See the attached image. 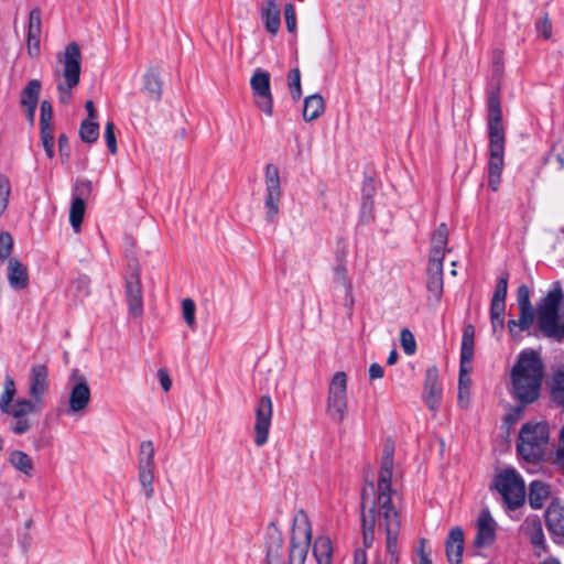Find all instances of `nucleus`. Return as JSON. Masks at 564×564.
Wrapping results in <instances>:
<instances>
[{
    "mask_svg": "<svg viewBox=\"0 0 564 564\" xmlns=\"http://www.w3.org/2000/svg\"><path fill=\"white\" fill-rule=\"evenodd\" d=\"M549 436V425L545 422L525 423L519 433V455L529 463H539L544 457Z\"/></svg>",
    "mask_w": 564,
    "mask_h": 564,
    "instance_id": "5",
    "label": "nucleus"
},
{
    "mask_svg": "<svg viewBox=\"0 0 564 564\" xmlns=\"http://www.w3.org/2000/svg\"><path fill=\"white\" fill-rule=\"evenodd\" d=\"M464 550V533L460 527H454L449 530L445 541V552L449 564H462V554Z\"/></svg>",
    "mask_w": 564,
    "mask_h": 564,
    "instance_id": "26",
    "label": "nucleus"
},
{
    "mask_svg": "<svg viewBox=\"0 0 564 564\" xmlns=\"http://www.w3.org/2000/svg\"><path fill=\"white\" fill-rule=\"evenodd\" d=\"M154 453L152 441L141 442L138 456V476L147 499H151L154 496Z\"/></svg>",
    "mask_w": 564,
    "mask_h": 564,
    "instance_id": "13",
    "label": "nucleus"
},
{
    "mask_svg": "<svg viewBox=\"0 0 564 564\" xmlns=\"http://www.w3.org/2000/svg\"><path fill=\"white\" fill-rule=\"evenodd\" d=\"M354 564H367V555L364 550H356L354 555Z\"/></svg>",
    "mask_w": 564,
    "mask_h": 564,
    "instance_id": "61",
    "label": "nucleus"
},
{
    "mask_svg": "<svg viewBox=\"0 0 564 564\" xmlns=\"http://www.w3.org/2000/svg\"><path fill=\"white\" fill-rule=\"evenodd\" d=\"M475 351V327L467 324L463 329L460 346V368L458 380V403L462 408H466L470 399V384L468 365L473 361Z\"/></svg>",
    "mask_w": 564,
    "mask_h": 564,
    "instance_id": "8",
    "label": "nucleus"
},
{
    "mask_svg": "<svg viewBox=\"0 0 564 564\" xmlns=\"http://www.w3.org/2000/svg\"><path fill=\"white\" fill-rule=\"evenodd\" d=\"M15 383L11 377H7L3 384V392L0 397V411L2 413H8L12 409H14L13 399L15 397Z\"/></svg>",
    "mask_w": 564,
    "mask_h": 564,
    "instance_id": "39",
    "label": "nucleus"
},
{
    "mask_svg": "<svg viewBox=\"0 0 564 564\" xmlns=\"http://www.w3.org/2000/svg\"><path fill=\"white\" fill-rule=\"evenodd\" d=\"M393 468V447L386 445L377 491L373 482L362 489L361 494V521L364 530V544L370 547L375 540V527L386 533V555L379 564H397L399 557L398 535L400 532V517L391 502V478Z\"/></svg>",
    "mask_w": 564,
    "mask_h": 564,
    "instance_id": "1",
    "label": "nucleus"
},
{
    "mask_svg": "<svg viewBox=\"0 0 564 564\" xmlns=\"http://www.w3.org/2000/svg\"><path fill=\"white\" fill-rule=\"evenodd\" d=\"M550 487L541 480H533L529 485V505L532 509H541L550 498Z\"/></svg>",
    "mask_w": 564,
    "mask_h": 564,
    "instance_id": "32",
    "label": "nucleus"
},
{
    "mask_svg": "<svg viewBox=\"0 0 564 564\" xmlns=\"http://www.w3.org/2000/svg\"><path fill=\"white\" fill-rule=\"evenodd\" d=\"M85 108L88 112V117L86 120L97 121V110L95 109L93 100H87L85 104Z\"/></svg>",
    "mask_w": 564,
    "mask_h": 564,
    "instance_id": "59",
    "label": "nucleus"
},
{
    "mask_svg": "<svg viewBox=\"0 0 564 564\" xmlns=\"http://www.w3.org/2000/svg\"><path fill=\"white\" fill-rule=\"evenodd\" d=\"M260 18L265 31L275 36L281 28V9L275 0H265L260 7Z\"/></svg>",
    "mask_w": 564,
    "mask_h": 564,
    "instance_id": "25",
    "label": "nucleus"
},
{
    "mask_svg": "<svg viewBox=\"0 0 564 564\" xmlns=\"http://www.w3.org/2000/svg\"><path fill=\"white\" fill-rule=\"evenodd\" d=\"M564 294L560 282H554L546 295L538 303L535 318L538 330L549 339L562 341L564 339V315L560 313Z\"/></svg>",
    "mask_w": 564,
    "mask_h": 564,
    "instance_id": "4",
    "label": "nucleus"
},
{
    "mask_svg": "<svg viewBox=\"0 0 564 564\" xmlns=\"http://www.w3.org/2000/svg\"><path fill=\"white\" fill-rule=\"evenodd\" d=\"M448 241V229L445 224H441L433 232L431 239L430 260L431 262H443L445 248Z\"/></svg>",
    "mask_w": 564,
    "mask_h": 564,
    "instance_id": "29",
    "label": "nucleus"
},
{
    "mask_svg": "<svg viewBox=\"0 0 564 564\" xmlns=\"http://www.w3.org/2000/svg\"><path fill=\"white\" fill-rule=\"evenodd\" d=\"M415 553L420 558V564H432L430 558L431 550L427 547V540L420 539Z\"/></svg>",
    "mask_w": 564,
    "mask_h": 564,
    "instance_id": "51",
    "label": "nucleus"
},
{
    "mask_svg": "<svg viewBox=\"0 0 564 564\" xmlns=\"http://www.w3.org/2000/svg\"><path fill=\"white\" fill-rule=\"evenodd\" d=\"M334 279H335V282L343 285L345 288V291H346V295L347 296H350L352 295V284H351V281L348 276V270H347V267L344 262H339L335 268H334Z\"/></svg>",
    "mask_w": 564,
    "mask_h": 564,
    "instance_id": "41",
    "label": "nucleus"
},
{
    "mask_svg": "<svg viewBox=\"0 0 564 564\" xmlns=\"http://www.w3.org/2000/svg\"><path fill=\"white\" fill-rule=\"evenodd\" d=\"M264 184H265V219L269 223H276L280 212V200L282 198V187L280 182V173L276 165L269 163L264 170Z\"/></svg>",
    "mask_w": 564,
    "mask_h": 564,
    "instance_id": "12",
    "label": "nucleus"
},
{
    "mask_svg": "<svg viewBox=\"0 0 564 564\" xmlns=\"http://www.w3.org/2000/svg\"><path fill=\"white\" fill-rule=\"evenodd\" d=\"M347 375L337 371L329 383L326 412L335 422H343L347 414Z\"/></svg>",
    "mask_w": 564,
    "mask_h": 564,
    "instance_id": "10",
    "label": "nucleus"
},
{
    "mask_svg": "<svg viewBox=\"0 0 564 564\" xmlns=\"http://www.w3.org/2000/svg\"><path fill=\"white\" fill-rule=\"evenodd\" d=\"M443 398V389L440 382L438 369L436 366L429 367L425 371L423 401L426 406L436 412L440 409Z\"/></svg>",
    "mask_w": 564,
    "mask_h": 564,
    "instance_id": "20",
    "label": "nucleus"
},
{
    "mask_svg": "<svg viewBox=\"0 0 564 564\" xmlns=\"http://www.w3.org/2000/svg\"><path fill=\"white\" fill-rule=\"evenodd\" d=\"M91 191L93 183L89 180H77L74 185L69 210V221L75 232L80 231L86 210L85 199L90 196Z\"/></svg>",
    "mask_w": 564,
    "mask_h": 564,
    "instance_id": "15",
    "label": "nucleus"
},
{
    "mask_svg": "<svg viewBox=\"0 0 564 564\" xmlns=\"http://www.w3.org/2000/svg\"><path fill=\"white\" fill-rule=\"evenodd\" d=\"M554 464L564 470V444L560 443L555 452Z\"/></svg>",
    "mask_w": 564,
    "mask_h": 564,
    "instance_id": "58",
    "label": "nucleus"
},
{
    "mask_svg": "<svg viewBox=\"0 0 564 564\" xmlns=\"http://www.w3.org/2000/svg\"><path fill=\"white\" fill-rule=\"evenodd\" d=\"M497 522L488 509L480 510L476 521V535L474 545L476 547L490 546L496 540Z\"/></svg>",
    "mask_w": 564,
    "mask_h": 564,
    "instance_id": "21",
    "label": "nucleus"
},
{
    "mask_svg": "<svg viewBox=\"0 0 564 564\" xmlns=\"http://www.w3.org/2000/svg\"><path fill=\"white\" fill-rule=\"evenodd\" d=\"M426 289L430 293L429 300L433 299L438 303L443 294V262L429 261Z\"/></svg>",
    "mask_w": 564,
    "mask_h": 564,
    "instance_id": "27",
    "label": "nucleus"
},
{
    "mask_svg": "<svg viewBox=\"0 0 564 564\" xmlns=\"http://www.w3.org/2000/svg\"><path fill=\"white\" fill-rule=\"evenodd\" d=\"M550 393L553 402L564 408V371L556 370L550 381Z\"/></svg>",
    "mask_w": 564,
    "mask_h": 564,
    "instance_id": "38",
    "label": "nucleus"
},
{
    "mask_svg": "<svg viewBox=\"0 0 564 564\" xmlns=\"http://www.w3.org/2000/svg\"><path fill=\"white\" fill-rule=\"evenodd\" d=\"M41 141H54V129L52 122L40 123Z\"/></svg>",
    "mask_w": 564,
    "mask_h": 564,
    "instance_id": "53",
    "label": "nucleus"
},
{
    "mask_svg": "<svg viewBox=\"0 0 564 564\" xmlns=\"http://www.w3.org/2000/svg\"><path fill=\"white\" fill-rule=\"evenodd\" d=\"M9 285L14 290H23L29 285V271L17 258H10L7 264Z\"/></svg>",
    "mask_w": 564,
    "mask_h": 564,
    "instance_id": "28",
    "label": "nucleus"
},
{
    "mask_svg": "<svg viewBox=\"0 0 564 564\" xmlns=\"http://www.w3.org/2000/svg\"><path fill=\"white\" fill-rule=\"evenodd\" d=\"M542 25H543V35L545 39H549L551 36V23L550 21L547 20V18H545L542 22Z\"/></svg>",
    "mask_w": 564,
    "mask_h": 564,
    "instance_id": "64",
    "label": "nucleus"
},
{
    "mask_svg": "<svg viewBox=\"0 0 564 564\" xmlns=\"http://www.w3.org/2000/svg\"><path fill=\"white\" fill-rule=\"evenodd\" d=\"M91 399L90 388L83 376L70 388L67 414L84 413Z\"/></svg>",
    "mask_w": 564,
    "mask_h": 564,
    "instance_id": "22",
    "label": "nucleus"
},
{
    "mask_svg": "<svg viewBox=\"0 0 564 564\" xmlns=\"http://www.w3.org/2000/svg\"><path fill=\"white\" fill-rule=\"evenodd\" d=\"M41 90V83L37 79H32L28 83L26 87L21 93V104L26 107L29 118L33 120L36 106L39 102V95Z\"/></svg>",
    "mask_w": 564,
    "mask_h": 564,
    "instance_id": "31",
    "label": "nucleus"
},
{
    "mask_svg": "<svg viewBox=\"0 0 564 564\" xmlns=\"http://www.w3.org/2000/svg\"><path fill=\"white\" fill-rule=\"evenodd\" d=\"M11 186L9 178L0 174V216L8 207Z\"/></svg>",
    "mask_w": 564,
    "mask_h": 564,
    "instance_id": "45",
    "label": "nucleus"
},
{
    "mask_svg": "<svg viewBox=\"0 0 564 564\" xmlns=\"http://www.w3.org/2000/svg\"><path fill=\"white\" fill-rule=\"evenodd\" d=\"M48 369L44 364L33 365L29 375V399L37 406H44V397L48 391Z\"/></svg>",
    "mask_w": 564,
    "mask_h": 564,
    "instance_id": "17",
    "label": "nucleus"
},
{
    "mask_svg": "<svg viewBox=\"0 0 564 564\" xmlns=\"http://www.w3.org/2000/svg\"><path fill=\"white\" fill-rule=\"evenodd\" d=\"M490 319H491V325H492V329L495 333L503 329V327H505L503 317H498V318L490 317Z\"/></svg>",
    "mask_w": 564,
    "mask_h": 564,
    "instance_id": "62",
    "label": "nucleus"
},
{
    "mask_svg": "<svg viewBox=\"0 0 564 564\" xmlns=\"http://www.w3.org/2000/svg\"><path fill=\"white\" fill-rule=\"evenodd\" d=\"M333 553L332 541L328 536L316 538L313 544L312 554L317 564H329Z\"/></svg>",
    "mask_w": 564,
    "mask_h": 564,
    "instance_id": "36",
    "label": "nucleus"
},
{
    "mask_svg": "<svg viewBox=\"0 0 564 564\" xmlns=\"http://www.w3.org/2000/svg\"><path fill=\"white\" fill-rule=\"evenodd\" d=\"M325 109L324 99L321 95L314 94L304 99L303 118L305 121L317 119Z\"/></svg>",
    "mask_w": 564,
    "mask_h": 564,
    "instance_id": "35",
    "label": "nucleus"
},
{
    "mask_svg": "<svg viewBox=\"0 0 564 564\" xmlns=\"http://www.w3.org/2000/svg\"><path fill=\"white\" fill-rule=\"evenodd\" d=\"M10 464L25 476L31 477L34 470L32 458L22 451H12L9 455Z\"/></svg>",
    "mask_w": 564,
    "mask_h": 564,
    "instance_id": "37",
    "label": "nucleus"
},
{
    "mask_svg": "<svg viewBox=\"0 0 564 564\" xmlns=\"http://www.w3.org/2000/svg\"><path fill=\"white\" fill-rule=\"evenodd\" d=\"M143 80L144 91L152 100L159 101L162 97V82L159 72L155 68H149L144 74Z\"/></svg>",
    "mask_w": 564,
    "mask_h": 564,
    "instance_id": "34",
    "label": "nucleus"
},
{
    "mask_svg": "<svg viewBox=\"0 0 564 564\" xmlns=\"http://www.w3.org/2000/svg\"><path fill=\"white\" fill-rule=\"evenodd\" d=\"M286 29L290 33H296V11L293 3H286L283 9Z\"/></svg>",
    "mask_w": 564,
    "mask_h": 564,
    "instance_id": "48",
    "label": "nucleus"
},
{
    "mask_svg": "<svg viewBox=\"0 0 564 564\" xmlns=\"http://www.w3.org/2000/svg\"><path fill=\"white\" fill-rule=\"evenodd\" d=\"M42 145L44 148V151H45L47 158L53 159L54 158V141L42 142Z\"/></svg>",
    "mask_w": 564,
    "mask_h": 564,
    "instance_id": "63",
    "label": "nucleus"
},
{
    "mask_svg": "<svg viewBox=\"0 0 564 564\" xmlns=\"http://www.w3.org/2000/svg\"><path fill=\"white\" fill-rule=\"evenodd\" d=\"M545 518L549 531L556 536H564V508L558 506L549 507Z\"/></svg>",
    "mask_w": 564,
    "mask_h": 564,
    "instance_id": "33",
    "label": "nucleus"
},
{
    "mask_svg": "<svg viewBox=\"0 0 564 564\" xmlns=\"http://www.w3.org/2000/svg\"><path fill=\"white\" fill-rule=\"evenodd\" d=\"M58 151L62 163H67L70 159V145L67 135L64 133L58 137Z\"/></svg>",
    "mask_w": 564,
    "mask_h": 564,
    "instance_id": "50",
    "label": "nucleus"
},
{
    "mask_svg": "<svg viewBox=\"0 0 564 564\" xmlns=\"http://www.w3.org/2000/svg\"><path fill=\"white\" fill-rule=\"evenodd\" d=\"M506 311V302L492 301L490 303V317H503Z\"/></svg>",
    "mask_w": 564,
    "mask_h": 564,
    "instance_id": "54",
    "label": "nucleus"
},
{
    "mask_svg": "<svg viewBox=\"0 0 564 564\" xmlns=\"http://www.w3.org/2000/svg\"><path fill=\"white\" fill-rule=\"evenodd\" d=\"M105 139L108 150L115 154L117 153V140L115 134V124L112 121H108L105 127Z\"/></svg>",
    "mask_w": 564,
    "mask_h": 564,
    "instance_id": "49",
    "label": "nucleus"
},
{
    "mask_svg": "<svg viewBox=\"0 0 564 564\" xmlns=\"http://www.w3.org/2000/svg\"><path fill=\"white\" fill-rule=\"evenodd\" d=\"M544 377V365L541 356L533 349L522 350L510 372L511 397L520 404L535 402L541 392Z\"/></svg>",
    "mask_w": 564,
    "mask_h": 564,
    "instance_id": "3",
    "label": "nucleus"
},
{
    "mask_svg": "<svg viewBox=\"0 0 564 564\" xmlns=\"http://www.w3.org/2000/svg\"><path fill=\"white\" fill-rule=\"evenodd\" d=\"M254 444L263 446L269 440L273 404L269 395H262L256 405Z\"/></svg>",
    "mask_w": 564,
    "mask_h": 564,
    "instance_id": "16",
    "label": "nucleus"
},
{
    "mask_svg": "<svg viewBox=\"0 0 564 564\" xmlns=\"http://www.w3.org/2000/svg\"><path fill=\"white\" fill-rule=\"evenodd\" d=\"M523 415L522 404L518 406H513L511 411L506 415V422L509 424H513L518 419Z\"/></svg>",
    "mask_w": 564,
    "mask_h": 564,
    "instance_id": "55",
    "label": "nucleus"
},
{
    "mask_svg": "<svg viewBox=\"0 0 564 564\" xmlns=\"http://www.w3.org/2000/svg\"><path fill=\"white\" fill-rule=\"evenodd\" d=\"M41 411L42 408L31 403L28 399L18 400L14 403V409L7 413L13 419L10 430L17 435L26 433L32 427L29 415L40 413Z\"/></svg>",
    "mask_w": 564,
    "mask_h": 564,
    "instance_id": "18",
    "label": "nucleus"
},
{
    "mask_svg": "<svg viewBox=\"0 0 564 564\" xmlns=\"http://www.w3.org/2000/svg\"><path fill=\"white\" fill-rule=\"evenodd\" d=\"M517 304L519 308V318L509 319L507 328L510 336L519 338L523 332L529 330L535 321V311L531 303V291L528 285L521 284L517 290Z\"/></svg>",
    "mask_w": 564,
    "mask_h": 564,
    "instance_id": "11",
    "label": "nucleus"
},
{
    "mask_svg": "<svg viewBox=\"0 0 564 564\" xmlns=\"http://www.w3.org/2000/svg\"><path fill=\"white\" fill-rule=\"evenodd\" d=\"M508 273H501L497 279V284L495 288V292L492 295V301L506 302L507 293H508Z\"/></svg>",
    "mask_w": 564,
    "mask_h": 564,
    "instance_id": "44",
    "label": "nucleus"
},
{
    "mask_svg": "<svg viewBox=\"0 0 564 564\" xmlns=\"http://www.w3.org/2000/svg\"><path fill=\"white\" fill-rule=\"evenodd\" d=\"M42 33V11L39 7L33 8L29 14L26 31V47L31 57L40 54Z\"/></svg>",
    "mask_w": 564,
    "mask_h": 564,
    "instance_id": "23",
    "label": "nucleus"
},
{
    "mask_svg": "<svg viewBox=\"0 0 564 564\" xmlns=\"http://www.w3.org/2000/svg\"><path fill=\"white\" fill-rule=\"evenodd\" d=\"M126 301L131 316L138 318L143 314V291L138 268L126 276Z\"/></svg>",
    "mask_w": 564,
    "mask_h": 564,
    "instance_id": "19",
    "label": "nucleus"
},
{
    "mask_svg": "<svg viewBox=\"0 0 564 564\" xmlns=\"http://www.w3.org/2000/svg\"><path fill=\"white\" fill-rule=\"evenodd\" d=\"M196 305L192 299H184L182 301V314L185 323L192 330H196L197 324L195 318Z\"/></svg>",
    "mask_w": 564,
    "mask_h": 564,
    "instance_id": "43",
    "label": "nucleus"
},
{
    "mask_svg": "<svg viewBox=\"0 0 564 564\" xmlns=\"http://www.w3.org/2000/svg\"><path fill=\"white\" fill-rule=\"evenodd\" d=\"M487 129H488V185L497 192L501 183V174L505 167L506 133L502 124V110L500 104V86L491 85L487 98Z\"/></svg>",
    "mask_w": 564,
    "mask_h": 564,
    "instance_id": "2",
    "label": "nucleus"
},
{
    "mask_svg": "<svg viewBox=\"0 0 564 564\" xmlns=\"http://www.w3.org/2000/svg\"><path fill=\"white\" fill-rule=\"evenodd\" d=\"M384 375L383 367L377 362H373L369 367V378L371 380L380 379Z\"/></svg>",
    "mask_w": 564,
    "mask_h": 564,
    "instance_id": "57",
    "label": "nucleus"
},
{
    "mask_svg": "<svg viewBox=\"0 0 564 564\" xmlns=\"http://www.w3.org/2000/svg\"><path fill=\"white\" fill-rule=\"evenodd\" d=\"M250 87L257 108L268 117H272L273 96L271 93L270 74L262 68H257L250 78Z\"/></svg>",
    "mask_w": 564,
    "mask_h": 564,
    "instance_id": "14",
    "label": "nucleus"
},
{
    "mask_svg": "<svg viewBox=\"0 0 564 564\" xmlns=\"http://www.w3.org/2000/svg\"><path fill=\"white\" fill-rule=\"evenodd\" d=\"M400 341L401 346L406 355H413L416 349V344L413 334L408 329L404 328L401 330L400 334Z\"/></svg>",
    "mask_w": 564,
    "mask_h": 564,
    "instance_id": "47",
    "label": "nucleus"
},
{
    "mask_svg": "<svg viewBox=\"0 0 564 564\" xmlns=\"http://www.w3.org/2000/svg\"><path fill=\"white\" fill-rule=\"evenodd\" d=\"M59 62L63 64V80L57 84L58 100L63 105H68L73 97L72 90L80 80L82 53L76 42H72L65 47Z\"/></svg>",
    "mask_w": 564,
    "mask_h": 564,
    "instance_id": "6",
    "label": "nucleus"
},
{
    "mask_svg": "<svg viewBox=\"0 0 564 564\" xmlns=\"http://www.w3.org/2000/svg\"><path fill=\"white\" fill-rule=\"evenodd\" d=\"M53 108L50 101L43 100L41 104L40 123L52 122Z\"/></svg>",
    "mask_w": 564,
    "mask_h": 564,
    "instance_id": "52",
    "label": "nucleus"
},
{
    "mask_svg": "<svg viewBox=\"0 0 564 564\" xmlns=\"http://www.w3.org/2000/svg\"><path fill=\"white\" fill-rule=\"evenodd\" d=\"M79 137L83 142L94 143L99 137V124L97 121L84 120L80 123Z\"/></svg>",
    "mask_w": 564,
    "mask_h": 564,
    "instance_id": "40",
    "label": "nucleus"
},
{
    "mask_svg": "<svg viewBox=\"0 0 564 564\" xmlns=\"http://www.w3.org/2000/svg\"><path fill=\"white\" fill-rule=\"evenodd\" d=\"M13 248L12 236L8 231L0 234V259L9 260Z\"/></svg>",
    "mask_w": 564,
    "mask_h": 564,
    "instance_id": "46",
    "label": "nucleus"
},
{
    "mask_svg": "<svg viewBox=\"0 0 564 564\" xmlns=\"http://www.w3.org/2000/svg\"><path fill=\"white\" fill-rule=\"evenodd\" d=\"M283 553V536L276 522L272 521L265 529V555L267 564H276Z\"/></svg>",
    "mask_w": 564,
    "mask_h": 564,
    "instance_id": "24",
    "label": "nucleus"
},
{
    "mask_svg": "<svg viewBox=\"0 0 564 564\" xmlns=\"http://www.w3.org/2000/svg\"><path fill=\"white\" fill-rule=\"evenodd\" d=\"M522 532L529 536L535 547L544 549V533L541 520L538 516L528 517L522 527Z\"/></svg>",
    "mask_w": 564,
    "mask_h": 564,
    "instance_id": "30",
    "label": "nucleus"
},
{
    "mask_svg": "<svg viewBox=\"0 0 564 564\" xmlns=\"http://www.w3.org/2000/svg\"><path fill=\"white\" fill-rule=\"evenodd\" d=\"M494 487L501 495L508 509L516 510L525 501V485L514 468H506L495 477Z\"/></svg>",
    "mask_w": 564,
    "mask_h": 564,
    "instance_id": "7",
    "label": "nucleus"
},
{
    "mask_svg": "<svg viewBox=\"0 0 564 564\" xmlns=\"http://www.w3.org/2000/svg\"><path fill=\"white\" fill-rule=\"evenodd\" d=\"M158 377H159L162 389L165 392H167L172 387V380H171L169 373L165 370L160 369L158 371Z\"/></svg>",
    "mask_w": 564,
    "mask_h": 564,
    "instance_id": "56",
    "label": "nucleus"
},
{
    "mask_svg": "<svg viewBox=\"0 0 564 564\" xmlns=\"http://www.w3.org/2000/svg\"><path fill=\"white\" fill-rule=\"evenodd\" d=\"M502 54L499 51L494 53V73L500 75Z\"/></svg>",
    "mask_w": 564,
    "mask_h": 564,
    "instance_id": "60",
    "label": "nucleus"
},
{
    "mask_svg": "<svg viewBox=\"0 0 564 564\" xmlns=\"http://www.w3.org/2000/svg\"><path fill=\"white\" fill-rule=\"evenodd\" d=\"M311 540L312 527L308 516L303 510H299L293 517L289 564L305 563Z\"/></svg>",
    "mask_w": 564,
    "mask_h": 564,
    "instance_id": "9",
    "label": "nucleus"
},
{
    "mask_svg": "<svg viewBox=\"0 0 564 564\" xmlns=\"http://www.w3.org/2000/svg\"><path fill=\"white\" fill-rule=\"evenodd\" d=\"M288 86L293 100H299L302 96L301 73L299 68H292L288 73Z\"/></svg>",
    "mask_w": 564,
    "mask_h": 564,
    "instance_id": "42",
    "label": "nucleus"
}]
</instances>
